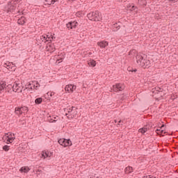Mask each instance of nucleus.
<instances>
[{"label": "nucleus", "instance_id": "nucleus-1", "mask_svg": "<svg viewBox=\"0 0 178 178\" xmlns=\"http://www.w3.org/2000/svg\"><path fill=\"white\" fill-rule=\"evenodd\" d=\"M136 63L140 66V67H148L151 63L149 60L147 59V56L145 54H138L136 56Z\"/></svg>", "mask_w": 178, "mask_h": 178}, {"label": "nucleus", "instance_id": "nucleus-2", "mask_svg": "<svg viewBox=\"0 0 178 178\" xmlns=\"http://www.w3.org/2000/svg\"><path fill=\"white\" fill-rule=\"evenodd\" d=\"M88 17L89 18V20H92L93 22H100L102 19V17H101V13L98 10L88 13Z\"/></svg>", "mask_w": 178, "mask_h": 178}, {"label": "nucleus", "instance_id": "nucleus-3", "mask_svg": "<svg viewBox=\"0 0 178 178\" xmlns=\"http://www.w3.org/2000/svg\"><path fill=\"white\" fill-rule=\"evenodd\" d=\"M74 106L68 107L67 108V112L65 113V115L68 119H73V118H76V115H77V111H74Z\"/></svg>", "mask_w": 178, "mask_h": 178}, {"label": "nucleus", "instance_id": "nucleus-4", "mask_svg": "<svg viewBox=\"0 0 178 178\" xmlns=\"http://www.w3.org/2000/svg\"><path fill=\"white\" fill-rule=\"evenodd\" d=\"M17 3L15 1L8 2V3L6 6L5 9L6 11L9 13V12H15V10L17 8Z\"/></svg>", "mask_w": 178, "mask_h": 178}, {"label": "nucleus", "instance_id": "nucleus-5", "mask_svg": "<svg viewBox=\"0 0 178 178\" xmlns=\"http://www.w3.org/2000/svg\"><path fill=\"white\" fill-rule=\"evenodd\" d=\"M13 91L14 92H22L23 91V86L21 83H18L17 82H15L13 85Z\"/></svg>", "mask_w": 178, "mask_h": 178}, {"label": "nucleus", "instance_id": "nucleus-6", "mask_svg": "<svg viewBox=\"0 0 178 178\" xmlns=\"http://www.w3.org/2000/svg\"><path fill=\"white\" fill-rule=\"evenodd\" d=\"M58 143L60 145H62L63 147H69L72 145V140L70 139H60L58 140Z\"/></svg>", "mask_w": 178, "mask_h": 178}, {"label": "nucleus", "instance_id": "nucleus-7", "mask_svg": "<svg viewBox=\"0 0 178 178\" xmlns=\"http://www.w3.org/2000/svg\"><path fill=\"white\" fill-rule=\"evenodd\" d=\"M113 91H123L124 90V85L122 83H117L115 85L113 86Z\"/></svg>", "mask_w": 178, "mask_h": 178}, {"label": "nucleus", "instance_id": "nucleus-8", "mask_svg": "<svg viewBox=\"0 0 178 178\" xmlns=\"http://www.w3.org/2000/svg\"><path fill=\"white\" fill-rule=\"evenodd\" d=\"M4 67H6L10 71L16 70V65L13 63L7 62L4 64Z\"/></svg>", "mask_w": 178, "mask_h": 178}, {"label": "nucleus", "instance_id": "nucleus-9", "mask_svg": "<svg viewBox=\"0 0 178 178\" xmlns=\"http://www.w3.org/2000/svg\"><path fill=\"white\" fill-rule=\"evenodd\" d=\"M67 27L69 30H73V29H76L77 27V22H70L67 24Z\"/></svg>", "mask_w": 178, "mask_h": 178}, {"label": "nucleus", "instance_id": "nucleus-10", "mask_svg": "<svg viewBox=\"0 0 178 178\" xmlns=\"http://www.w3.org/2000/svg\"><path fill=\"white\" fill-rule=\"evenodd\" d=\"M76 86L70 84V85H67V86H65V91H67V92H73V91H74V90H76Z\"/></svg>", "mask_w": 178, "mask_h": 178}, {"label": "nucleus", "instance_id": "nucleus-11", "mask_svg": "<svg viewBox=\"0 0 178 178\" xmlns=\"http://www.w3.org/2000/svg\"><path fill=\"white\" fill-rule=\"evenodd\" d=\"M97 45L100 47V48H105L106 47H108V43L106 41H102V42H98Z\"/></svg>", "mask_w": 178, "mask_h": 178}, {"label": "nucleus", "instance_id": "nucleus-12", "mask_svg": "<svg viewBox=\"0 0 178 178\" xmlns=\"http://www.w3.org/2000/svg\"><path fill=\"white\" fill-rule=\"evenodd\" d=\"M46 36V38L48 41V42H52V40L55 39V37L54 35L51 33H47V35H44Z\"/></svg>", "mask_w": 178, "mask_h": 178}, {"label": "nucleus", "instance_id": "nucleus-13", "mask_svg": "<svg viewBox=\"0 0 178 178\" xmlns=\"http://www.w3.org/2000/svg\"><path fill=\"white\" fill-rule=\"evenodd\" d=\"M6 88V82L0 81V91H3Z\"/></svg>", "mask_w": 178, "mask_h": 178}, {"label": "nucleus", "instance_id": "nucleus-14", "mask_svg": "<svg viewBox=\"0 0 178 178\" xmlns=\"http://www.w3.org/2000/svg\"><path fill=\"white\" fill-rule=\"evenodd\" d=\"M47 51H49V52H54V51H55V45H54V44H49L47 47Z\"/></svg>", "mask_w": 178, "mask_h": 178}, {"label": "nucleus", "instance_id": "nucleus-15", "mask_svg": "<svg viewBox=\"0 0 178 178\" xmlns=\"http://www.w3.org/2000/svg\"><path fill=\"white\" fill-rule=\"evenodd\" d=\"M19 172L21 173H27L30 172V168L29 167H22L20 168Z\"/></svg>", "mask_w": 178, "mask_h": 178}, {"label": "nucleus", "instance_id": "nucleus-16", "mask_svg": "<svg viewBox=\"0 0 178 178\" xmlns=\"http://www.w3.org/2000/svg\"><path fill=\"white\" fill-rule=\"evenodd\" d=\"M124 172L126 175H129V173H133V167L128 166L125 168Z\"/></svg>", "mask_w": 178, "mask_h": 178}, {"label": "nucleus", "instance_id": "nucleus-17", "mask_svg": "<svg viewBox=\"0 0 178 178\" xmlns=\"http://www.w3.org/2000/svg\"><path fill=\"white\" fill-rule=\"evenodd\" d=\"M18 24H21L22 26H23V24H24V23H26V17H22L21 18H19L17 21Z\"/></svg>", "mask_w": 178, "mask_h": 178}, {"label": "nucleus", "instance_id": "nucleus-18", "mask_svg": "<svg viewBox=\"0 0 178 178\" xmlns=\"http://www.w3.org/2000/svg\"><path fill=\"white\" fill-rule=\"evenodd\" d=\"M15 113H16V115H22L23 111H22V107L21 108L20 107L15 108Z\"/></svg>", "mask_w": 178, "mask_h": 178}, {"label": "nucleus", "instance_id": "nucleus-19", "mask_svg": "<svg viewBox=\"0 0 178 178\" xmlns=\"http://www.w3.org/2000/svg\"><path fill=\"white\" fill-rule=\"evenodd\" d=\"M15 140V138H7L6 137V144H11Z\"/></svg>", "mask_w": 178, "mask_h": 178}, {"label": "nucleus", "instance_id": "nucleus-20", "mask_svg": "<svg viewBox=\"0 0 178 178\" xmlns=\"http://www.w3.org/2000/svg\"><path fill=\"white\" fill-rule=\"evenodd\" d=\"M6 90H8V92H10L11 91H13V85L8 84L7 87L6 86Z\"/></svg>", "mask_w": 178, "mask_h": 178}, {"label": "nucleus", "instance_id": "nucleus-21", "mask_svg": "<svg viewBox=\"0 0 178 178\" xmlns=\"http://www.w3.org/2000/svg\"><path fill=\"white\" fill-rule=\"evenodd\" d=\"M129 10L134 11L137 13L138 12V8L136 6H129Z\"/></svg>", "mask_w": 178, "mask_h": 178}, {"label": "nucleus", "instance_id": "nucleus-22", "mask_svg": "<svg viewBox=\"0 0 178 178\" xmlns=\"http://www.w3.org/2000/svg\"><path fill=\"white\" fill-rule=\"evenodd\" d=\"M89 66H92V67H95L97 63L94 60H91L90 61L88 62Z\"/></svg>", "mask_w": 178, "mask_h": 178}, {"label": "nucleus", "instance_id": "nucleus-23", "mask_svg": "<svg viewBox=\"0 0 178 178\" xmlns=\"http://www.w3.org/2000/svg\"><path fill=\"white\" fill-rule=\"evenodd\" d=\"M120 29V25L119 24L115 23L113 24V31H118Z\"/></svg>", "mask_w": 178, "mask_h": 178}, {"label": "nucleus", "instance_id": "nucleus-24", "mask_svg": "<svg viewBox=\"0 0 178 178\" xmlns=\"http://www.w3.org/2000/svg\"><path fill=\"white\" fill-rule=\"evenodd\" d=\"M42 102V97H38L35 99V104L37 105H40Z\"/></svg>", "mask_w": 178, "mask_h": 178}, {"label": "nucleus", "instance_id": "nucleus-25", "mask_svg": "<svg viewBox=\"0 0 178 178\" xmlns=\"http://www.w3.org/2000/svg\"><path fill=\"white\" fill-rule=\"evenodd\" d=\"M56 1H58V0H45V2L47 3V5H53Z\"/></svg>", "mask_w": 178, "mask_h": 178}, {"label": "nucleus", "instance_id": "nucleus-26", "mask_svg": "<svg viewBox=\"0 0 178 178\" xmlns=\"http://www.w3.org/2000/svg\"><path fill=\"white\" fill-rule=\"evenodd\" d=\"M139 133H142V134H145V133H147V131H148V129L145 127H143V128H140L139 130H138Z\"/></svg>", "mask_w": 178, "mask_h": 178}, {"label": "nucleus", "instance_id": "nucleus-27", "mask_svg": "<svg viewBox=\"0 0 178 178\" xmlns=\"http://www.w3.org/2000/svg\"><path fill=\"white\" fill-rule=\"evenodd\" d=\"M5 137H7L8 138H15V134L12 133H8L5 135Z\"/></svg>", "mask_w": 178, "mask_h": 178}, {"label": "nucleus", "instance_id": "nucleus-28", "mask_svg": "<svg viewBox=\"0 0 178 178\" xmlns=\"http://www.w3.org/2000/svg\"><path fill=\"white\" fill-rule=\"evenodd\" d=\"M42 156H43L44 158H48L49 156V152L47 151H43Z\"/></svg>", "mask_w": 178, "mask_h": 178}, {"label": "nucleus", "instance_id": "nucleus-29", "mask_svg": "<svg viewBox=\"0 0 178 178\" xmlns=\"http://www.w3.org/2000/svg\"><path fill=\"white\" fill-rule=\"evenodd\" d=\"M40 40H42V41L43 42H48V40H47V37L45 36V35H43L40 36Z\"/></svg>", "mask_w": 178, "mask_h": 178}, {"label": "nucleus", "instance_id": "nucleus-30", "mask_svg": "<svg viewBox=\"0 0 178 178\" xmlns=\"http://www.w3.org/2000/svg\"><path fill=\"white\" fill-rule=\"evenodd\" d=\"M156 133H157V134H165V131L161 130V129H156Z\"/></svg>", "mask_w": 178, "mask_h": 178}, {"label": "nucleus", "instance_id": "nucleus-31", "mask_svg": "<svg viewBox=\"0 0 178 178\" xmlns=\"http://www.w3.org/2000/svg\"><path fill=\"white\" fill-rule=\"evenodd\" d=\"M22 113L23 112H29V108L27 106H22L21 107Z\"/></svg>", "mask_w": 178, "mask_h": 178}, {"label": "nucleus", "instance_id": "nucleus-32", "mask_svg": "<svg viewBox=\"0 0 178 178\" xmlns=\"http://www.w3.org/2000/svg\"><path fill=\"white\" fill-rule=\"evenodd\" d=\"M33 87H34L35 88H38V87H40V83H38V81H34V82H33Z\"/></svg>", "mask_w": 178, "mask_h": 178}, {"label": "nucleus", "instance_id": "nucleus-33", "mask_svg": "<svg viewBox=\"0 0 178 178\" xmlns=\"http://www.w3.org/2000/svg\"><path fill=\"white\" fill-rule=\"evenodd\" d=\"M3 149L4 150V151H6V152H8V151H9V146H8V145H4L3 147Z\"/></svg>", "mask_w": 178, "mask_h": 178}, {"label": "nucleus", "instance_id": "nucleus-34", "mask_svg": "<svg viewBox=\"0 0 178 178\" xmlns=\"http://www.w3.org/2000/svg\"><path fill=\"white\" fill-rule=\"evenodd\" d=\"M47 95H49L50 97H54L55 95V92H48Z\"/></svg>", "mask_w": 178, "mask_h": 178}, {"label": "nucleus", "instance_id": "nucleus-35", "mask_svg": "<svg viewBox=\"0 0 178 178\" xmlns=\"http://www.w3.org/2000/svg\"><path fill=\"white\" fill-rule=\"evenodd\" d=\"M120 124H123V122L122 120H119L118 123L117 124V127H119V126H120Z\"/></svg>", "mask_w": 178, "mask_h": 178}, {"label": "nucleus", "instance_id": "nucleus-36", "mask_svg": "<svg viewBox=\"0 0 178 178\" xmlns=\"http://www.w3.org/2000/svg\"><path fill=\"white\" fill-rule=\"evenodd\" d=\"M136 52V50H131L129 53V55H132L133 54H134Z\"/></svg>", "mask_w": 178, "mask_h": 178}, {"label": "nucleus", "instance_id": "nucleus-37", "mask_svg": "<svg viewBox=\"0 0 178 178\" xmlns=\"http://www.w3.org/2000/svg\"><path fill=\"white\" fill-rule=\"evenodd\" d=\"M56 122V120L51 119L50 120V123H55Z\"/></svg>", "mask_w": 178, "mask_h": 178}, {"label": "nucleus", "instance_id": "nucleus-38", "mask_svg": "<svg viewBox=\"0 0 178 178\" xmlns=\"http://www.w3.org/2000/svg\"><path fill=\"white\" fill-rule=\"evenodd\" d=\"M76 15L80 17V13H76Z\"/></svg>", "mask_w": 178, "mask_h": 178}, {"label": "nucleus", "instance_id": "nucleus-39", "mask_svg": "<svg viewBox=\"0 0 178 178\" xmlns=\"http://www.w3.org/2000/svg\"><path fill=\"white\" fill-rule=\"evenodd\" d=\"M143 178H149V175L144 176Z\"/></svg>", "mask_w": 178, "mask_h": 178}, {"label": "nucleus", "instance_id": "nucleus-40", "mask_svg": "<svg viewBox=\"0 0 178 178\" xmlns=\"http://www.w3.org/2000/svg\"><path fill=\"white\" fill-rule=\"evenodd\" d=\"M114 122H115V123H118V120H115Z\"/></svg>", "mask_w": 178, "mask_h": 178}, {"label": "nucleus", "instance_id": "nucleus-41", "mask_svg": "<svg viewBox=\"0 0 178 178\" xmlns=\"http://www.w3.org/2000/svg\"><path fill=\"white\" fill-rule=\"evenodd\" d=\"M162 127H165V125L163 124V125L161 126V129H162Z\"/></svg>", "mask_w": 178, "mask_h": 178}, {"label": "nucleus", "instance_id": "nucleus-42", "mask_svg": "<svg viewBox=\"0 0 178 178\" xmlns=\"http://www.w3.org/2000/svg\"><path fill=\"white\" fill-rule=\"evenodd\" d=\"M134 72H137V70H136V69H135V70H134Z\"/></svg>", "mask_w": 178, "mask_h": 178}, {"label": "nucleus", "instance_id": "nucleus-43", "mask_svg": "<svg viewBox=\"0 0 178 178\" xmlns=\"http://www.w3.org/2000/svg\"><path fill=\"white\" fill-rule=\"evenodd\" d=\"M149 178H152V176L149 175Z\"/></svg>", "mask_w": 178, "mask_h": 178}, {"label": "nucleus", "instance_id": "nucleus-44", "mask_svg": "<svg viewBox=\"0 0 178 178\" xmlns=\"http://www.w3.org/2000/svg\"><path fill=\"white\" fill-rule=\"evenodd\" d=\"M152 178H156L155 177H154V176H152Z\"/></svg>", "mask_w": 178, "mask_h": 178}, {"label": "nucleus", "instance_id": "nucleus-45", "mask_svg": "<svg viewBox=\"0 0 178 178\" xmlns=\"http://www.w3.org/2000/svg\"><path fill=\"white\" fill-rule=\"evenodd\" d=\"M129 72H131V70H129Z\"/></svg>", "mask_w": 178, "mask_h": 178}, {"label": "nucleus", "instance_id": "nucleus-46", "mask_svg": "<svg viewBox=\"0 0 178 178\" xmlns=\"http://www.w3.org/2000/svg\"><path fill=\"white\" fill-rule=\"evenodd\" d=\"M158 90H159V88H157V91H158Z\"/></svg>", "mask_w": 178, "mask_h": 178}, {"label": "nucleus", "instance_id": "nucleus-47", "mask_svg": "<svg viewBox=\"0 0 178 178\" xmlns=\"http://www.w3.org/2000/svg\"><path fill=\"white\" fill-rule=\"evenodd\" d=\"M169 1H176V0H169Z\"/></svg>", "mask_w": 178, "mask_h": 178}]
</instances>
